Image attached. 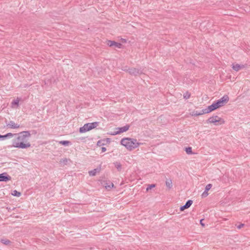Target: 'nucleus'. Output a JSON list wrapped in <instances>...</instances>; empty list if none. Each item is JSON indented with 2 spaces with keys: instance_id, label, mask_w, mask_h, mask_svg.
Segmentation results:
<instances>
[{
  "instance_id": "423d86ee",
  "label": "nucleus",
  "mask_w": 250,
  "mask_h": 250,
  "mask_svg": "<svg viewBox=\"0 0 250 250\" xmlns=\"http://www.w3.org/2000/svg\"><path fill=\"white\" fill-rule=\"evenodd\" d=\"M217 108V104H216L215 102H214L210 105L208 106L207 108L204 109L203 112H206V113H208Z\"/></svg>"
},
{
  "instance_id": "39448f33",
  "label": "nucleus",
  "mask_w": 250,
  "mask_h": 250,
  "mask_svg": "<svg viewBox=\"0 0 250 250\" xmlns=\"http://www.w3.org/2000/svg\"><path fill=\"white\" fill-rule=\"evenodd\" d=\"M229 100V98L227 95H224L221 99L215 102L218 108L224 105Z\"/></svg>"
},
{
  "instance_id": "7c9ffc66",
  "label": "nucleus",
  "mask_w": 250,
  "mask_h": 250,
  "mask_svg": "<svg viewBox=\"0 0 250 250\" xmlns=\"http://www.w3.org/2000/svg\"><path fill=\"white\" fill-rule=\"evenodd\" d=\"M244 226V224H241L240 225H239L238 226H237V228L239 229H241L243 226Z\"/></svg>"
},
{
  "instance_id": "473e14b6",
  "label": "nucleus",
  "mask_w": 250,
  "mask_h": 250,
  "mask_svg": "<svg viewBox=\"0 0 250 250\" xmlns=\"http://www.w3.org/2000/svg\"><path fill=\"white\" fill-rule=\"evenodd\" d=\"M101 150L102 152H104L106 150V148L105 147H102Z\"/></svg>"
},
{
  "instance_id": "1a4fd4ad",
  "label": "nucleus",
  "mask_w": 250,
  "mask_h": 250,
  "mask_svg": "<svg viewBox=\"0 0 250 250\" xmlns=\"http://www.w3.org/2000/svg\"><path fill=\"white\" fill-rule=\"evenodd\" d=\"M107 44L110 47L114 46L115 47L118 48H121L122 46V44L121 43L110 40H108L107 41Z\"/></svg>"
},
{
  "instance_id": "f3484780",
  "label": "nucleus",
  "mask_w": 250,
  "mask_h": 250,
  "mask_svg": "<svg viewBox=\"0 0 250 250\" xmlns=\"http://www.w3.org/2000/svg\"><path fill=\"white\" fill-rule=\"evenodd\" d=\"M105 188L107 190H109L110 189L112 188L114 186V185L112 183H109V184L106 183L104 185Z\"/></svg>"
},
{
  "instance_id": "5701e85b",
  "label": "nucleus",
  "mask_w": 250,
  "mask_h": 250,
  "mask_svg": "<svg viewBox=\"0 0 250 250\" xmlns=\"http://www.w3.org/2000/svg\"><path fill=\"white\" fill-rule=\"evenodd\" d=\"M68 162V160L66 158L62 159L60 161V164H63V165H66Z\"/></svg>"
},
{
  "instance_id": "f257e3e1",
  "label": "nucleus",
  "mask_w": 250,
  "mask_h": 250,
  "mask_svg": "<svg viewBox=\"0 0 250 250\" xmlns=\"http://www.w3.org/2000/svg\"><path fill=\"white\" fill-rule=\"evenodd\" d=\"M31 134L28 131L21 132L18 137L13 140V146L15 147L26 148L31 146L30 143L27 142V138L30 137Z\"/></svg>"
},
{
  "instance_id": "f8f14e48",
  "label": "nucleus",
  "mask_w": 250,
  "mask_h": 250,
  "mask_svg": "<svg viewBox=\"0 0 250 250\" xmlns=\"http://www.w3.org/2000/svg\"><path fill=\"white\" fill-rule=\"evenodd\" d=\"M7 126H8V127L11 128L15 129V128H19L20 125L17 124H15L13 121H10L7 125Z\"/></svg>"
},
{
  "instance_id": "b1692460",
  "label": "nucleus",
  "mask_w": 250,
  "mask_h": 250,
  "mask_svg": "<svg viewBox=\"0 0 250 250\" xmlns=\"http://www.w3.org/2000/svg\"><path fill=\"white\" fill-rule=\"evenodd\" d=\"M184 98L185 99H188L190 98V94L188 92H187L186 93H185L184 94Z\"/></svg>"
},
{
  "instance_id": "4be33fe9",
  "label": "nucleus",
  "mask_w": 250,
  "mask_h": 250,
  "mask_svg": "<svg viewBox=\"0 0 250 250\" xmlns=\"http://www.w3.org/2000/svg\"><path fill=\"white\" fill-rule=\"evenodd\" d=\"M115 167L117 168V169L120 171L121 169L122 166L121 164L119 162H116L114 163Z\"/></svg>"
},
{
  "instance_id": "bb28decb",
  "label": "nucleus",
  "mask_w": 250,
  "mask_h": 250,
  "mask_svg": "<svg viewBox=\"0 0 250 250\" xmlns=\"http://www.w3.org/2000/svg\"><path fill=\"white\" fill-rule=\"evenodd\" d=\"M208 191H207V190H205L203 193H202V198H205L206 197H207L208 195Z\"/></svg>"
},
{
  "instance_id": "9d476101",
  "label": "nucleus",
  "mask_w": 250,
  "mask_h": 250,
  "mask_svg": "<svg viewBox=\"0 0 250 250\" xmlns=\"http://www.w3.org/2000/svg\"><path fill=\"white\" fill-rule=\"evenodd\" d=\"M192 203H193V201L192 200H188V201H187V202L185 205L182 206L180 207V210L183 211L185 209L188 208H189L191 206Z\"/></svg>"
},
{
  "instance_id": "9b49d317",
  "label": "nucleus",
  "mask_w": 250,
  "mask_h": 250,
  "mask_svg": "<svg viewBox=\"0 0 250 250\" xmlns=\"http://www.w3.org/2000/svg\"><path fill=\"white\" fill-rule=\"evenodd\" d=\"M129 128V125H127L124 126L119 127L118 128L119 130L116 132L115 134H120L121 133L125 132L128 130Z\"/></svg>"
},
{
  "instance_id": "2f4dec72",
  "label": "nucleus",
  "mask_w": 250,
  "mask_h": 250,
  "mask_svg": "<svg viewBox=\"0 0 250 250\" xmlns=\"http://www.w3.org/2000/svg\"><path fill=\"white\" fill-rule=\"evenodd\" d=\"M0 139L1 140H4L5 139V136L4 135H1L0 134Z\"/></svg>"
},
{
  "instance_id": "a878e982",
  "label": "nucleus",
  "mask_w": 250,
  "mask_h": 250,
  "mask_svg": "<svg viewBox=\"0 0 250 250\" xmlns=\"http://www.w3.org/2000/svg\"><path fill=\"white\" fill-rule=\"evenodd\" d=\"M155 187V184H151V185H149L148 187L146 188V190L147 191H148L149 189H151L152 188H154Z\"/></svg>"
},
{
  "instance_id": "c85d7f7f",
  "label": "nucleus",
  "mask_w": 250,
  "mask_h": 250,
  "mask_svg": "<svg viewBox=\"0 0 250 250\" xmlns=\"http://www.w3.org/2000/svg\"><path fill=\"white\" fill-rule=\"evenodd\" d=\"M19 103V100H18V99H17V100L13 101L12 103V104L18 105Z\"/></svg>"
},
{
  "instance_id": "2eb2a0df",
  "label": "nucleus",
  "mask_w": 250,
  "mask_h": 250,
  "mask_svg": "<svg viewBox=\"0 0 250 250\" xmlns=\"http://www.w3.org/2000/svg\"><path fill=\"white\" fill-rule=\"evenodd\" d=\"M204 111V109H202L201 110V111H194L193 112V114H192V115H194V116H199V115H201L203 114H206V112H203Z\"/></svg>"
},
{
  "instance_id": "7ed1b4c3",
  "label": "nucleus",
  "mask_w": 250,
  "mask_h": 250,
  "mask_svg": "<svg viewBox=\"0 0 250 250\" xmlns=\"http://www.w3.org/2000/svg\"><path fill=\"white\" fill-rule=\"evenodd\" d=\"M99 124L98 122H95L91 123L85 124L83 127H80V132L81 133L85 132L96 127Z\"/></svg>"
},
{
  "instance_id": "dca6fc26",
  "label": "nucleus",
  "mask_w": 250,
  "mask_h": 250,
  "mask_svg": "<svg viewBox=\"0 0 250 250\" xmlns=\"http://www.w3.org/2000/svg\"><path fill=\"white\" fill-rule=\"evenodd\" d=\"M166 185L169 189L171 188L172 187V182L171 179L167 180L166 181Z\"/></svg>"
},
{
  "instance_id": "4468645a",
  "label": "nucleus",
  "mask_w": 250,
  "mask_h": 250,
  "mask_svg": "<svg viewBox=\"0 0 250 250\" xmlns=\"http://www.w3.org/2000/svg\"><path fill=\"white\" fill-rule=\"evenodd\" d=\"M101 170V168H95L93 170H92L91 171H89L88 172L89 173V174L90 176H94L95 175H96V173L97 172H99Z\"/></svg>"
},
{
  "instance_id": "72a5a7b5",
  "label": "nucleus",
  "mask_w": 250,
  "mask_h": 250,
  "mask_svg": "<svg viewBox=\"0 0 250 250\" xmlns=\"http://www.w3.org/2000/svg\"><path fill=\"white\" fill-rule=\"evenodd\" d=\"M203 220V219H201V220H200V224H201V225L202 226H204V224L202 223Z\"/></svg>"
},
{
  "instance_id": "412c9836",
  "label": "nucleus",
  "mask_w": 250,
  "mask_h": 250,
  "mask_svg": "<svg viewBox=\"0 0 250 250\" xmlns=\"http://www.w3.org/2000/svg\"><path fill=\"white\" fill-rule=\"evenodd\" d=\"M185 151L188 154H191L193 153L192 151V148L190 146L186 147Z\"/></svg>"
},
{
  "instance_id": "0eeeda50",
  "label": "nucleus",
  "mask_w": 250,
  "mask_h": 250,
  "mask_svg": "<svg viewBox=\"0 0 250 250\" xmlns=\"http://www.w3.org/2000/svg\"><path fill=\"white\" fill-rule=\"evenodd\" d=\"M127 71L130 75L134 76H136L142 73L141 70L135 68H129Z\"/></svg>"
},
{
  "instance_id": "f03ea898",
  "label": "nucleus",
  "mask_w": 250,
  "mask_h": 250,
  "mask_svg": "<svg viewBox=\"0 0 250 250\" xmlns=\"http://www.w3.org/2000/svg\"><path fill=\"white\" fill-rule=\"evenodd\" d=\"M121 144L129 150H132L142 144V143L137 142L136 139L130 138L122 139L121 141Z\"/></svg>"
},
{
  "instance_id": "cd10ccee",
  "label": "nucleus",
  "mask_w": 250,
  "mask_h": 250,
  "mask_svg": "<svg viewBox=\"0 0 250 250\" xmlns=\"http://www.w3.org/2000/svg\"><path fill=\"white\" fill-rule=\"evenodd\" d=\"M212 187V185L210 184H208L205 188V190L207 191H208Z\"/></svg>"
},
{
  "instance_id": "6ab92c4d",
  "label": "nucleus",
  "mask_w": 250,
  "mask_h": 250,
  "mask_svg": "<svg viewBox=\"0 0 250 250\" xmlns=\"http://www.w3.org/2000/svg\"><path fill=\"white\" fill-rule=\"evenodd\" d=\"M59 144L63 146H68L70 145L71 143L68 141H61L59 142Z\"/></svg>"
},
{
  "instance_id": "20e7f679",
  "label": "nucleus",
  "mask_w": 250,
  "mask_h": 250,
  "mask_svg": "<svg viewBox=\"0 0 250 250\" xmlns=\"http://www.w3.org/2000/svg\"><path fill=\"white\" fill-rule=\"evenodd\" d=\"M207 123H212L216 125L224 124L225 121L223 119L215 115L209 118L207 121Z\"/></svg>"
},
{
  "instance_id": "c756f323",
  "label": "nucleus",
  "mask_w": 250,
  "mask_h": 250,
  "mask_svg": "<svg viewBox=\"0 0 250 250\" xmlns=\"http://www.w3.org/2000/svg\"><path fill=\"white\" fill-rule=\"evenodd\" d=\"M14 134L11 133H8L5 135V139L7 137H12L13 136Z\"/></svg>"
},
{
  "instance_id": "aec40b11",
  "label": "nucleus",
  "mask_w": 250,
  "mask_h": 250,
  "mask_svg": "<svg viewBox=\"0 0 250 250\" xmlns=\"http://www.w3.org/2000/svg\"><path fill=\"white\" fill-rule=\"evenodd\" d=\"M12 194L14 196L20 197L21 195V193L16 190H14L13 191Z\"/></svg>"
},
{
  "instance_id": "6e6552de",
  "label": "nucleus",
  "mask_w": 250,
  "mask_h": 250,
  "mask_svg": "<svg viewBox=\"0 0 250 250\" xmlns=\"http://www.w3.org/2000/svg\"><path fill=\"white\" fill-rule=\"evenodd\" d=\"M11 179V176H10L6 172L0 174V181L7 182L10 181Z\"/></svg>"
},
{
  "instance_id": "ddd939ff",
  "label": "nucleus",
  "mask_w": 250,
  "mask_h": 250,
  "mask_svg": "<svg viewBox=\"0 0 250 250\" xmlns=\"http://www.w3.org/2000/svg\"><path fill=\"white\" fill-rule=\"evenodd\" d=\"M244 68V65H240L239 64H233L232 68L236 71H238L242 68Z\"/></svg>"
},
{
  "instance_id": "a211bd4d",
  "label": "nucleus",
  "mask_w": 250,
  "mask_h": 250,
  "mask_svg": "<svg viewBox=\"0 0 250 250\" xmlns=\"http://www.w3.org/2000/svg\"><path fill=\"white\" fill-rule=\"evenodd\" d=\"M0 242L5 245H9L11 243V242L10 240L6 239H1L0 240Z\"/></svg>"
},
{
  "instance_id": "393cba45",
  "label": "nucleus",
  "mask_w": 250,
  "mask_h": 250,
  "mask_svg": "<svg viewBox=\"0 0 250 250\" xmlns=\"http://www.w3.org/2000/svg\"><path fill=\"white\" fill-rule=\"evenodd\" d=\"M104 140H99L98 141L97 143V145L99 146H104Z\"/></svg>"
}]
</instances>
